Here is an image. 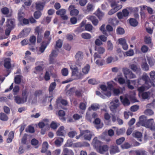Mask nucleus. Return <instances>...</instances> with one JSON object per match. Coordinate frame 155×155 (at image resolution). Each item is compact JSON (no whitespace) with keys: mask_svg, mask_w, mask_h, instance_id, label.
<instances>
[{"mask_svg":"<svg viewBox=\"0 0 155 155\" xmlns=\"http://www.w3.org/2000/svg\"><path fill=\"white\" fill-rule=\"evenodd\" d=\"M101 142L97 140V137H95L93 140L92 144L95 148H98L97 150L99 153L101 154L103 153L104 152L107 151L108 149V147L106 145L101 146Z\"/></svg>","mask_w":155,"mask_h":155,"instance_id":"obj_1","label":"nucleus"},{"mask_svg":"<svg viewBox=\"0 0 155 155\" xmlns=\"http://www.w3.org/2000/svg\"><path fill=\"white\" fill-rule=\"evenodd\" d=\"M28 93L27 89H25L22 91V97L18 96L14 97L15 102L18 104H23L27 101Z\"/></svg>","mask_w":155,"mask_h":155,"instance_id":"obj_2","label":"nucleus"},{"mask_svg":"<svg viewBox=\"0 0 155 155\" xmlns=\"http://www.w3.org/2000/svg\"><path fill=\"white\" fill-rule=\"evenodd\" d=\"M143 79L145 81V83L144 85L138 87V90L139 92H142L148 89L154 85L153 82L150 80L148 76H143Z\"/></svg>","mask_w":155,"mask_h":155,"instance_id":"obj_3","label":"nucleus"},{"mask_svg":"<svg viewBox=\"0 0 155 155\" xmlns=\"http://www.w3.org/2000/svg\"><path fill=\"white\" fill-rule=\"evenodd\" d=\"M75 59V64L78 66L81 67L82 65V61L84 58L83 53L81 51H78L74 56Z\"/></svg>","mask_w":155,"mask_h":155,"instance_id":"obj_4","label":"nucleus"},{"mask_svg":"<svg viewBox=\"0 0 155 155\" xmlns=\"http://www.w3.org/2000/svg\"><path fill=\"white\" fill-rule=\"evenodd\" d=\"M119 100L115 99L110 103V109L111 111H114L119 106Z\"/></svg>","mask_w":155,"mask_h":155,"instance_id":"obj_5","label":"nucleus"},{"mask_svg":"<svg viewBox=\"0 0 155 155\" xmlns=\"http://www.w3.org/2000/svg\"><path fill=\"white\" fill-rule=\"evenodd\" d=\"M153 119H150L148 120L145 124L144 127L147 128H149L151 130H155V127L153 124Z\"/></svg>","mask_w":155,"mask_h":155,"instance_id":"obj_6","label":"nucleus"},{"mask_svg":"<svg viewBox=\"0 0 155 155\" xmlns=\"http://www.w3.org/2000/svg\"><path fill=\"white\" fill-rule=\"evenodd\" d=\"M147 120L146 116H141L139 118V121L137 124V125L138 127H140L141 125L144 126Z\"/></svg>","mask_w":155,"mask_h":155,"instance_id":"obj_7","label":"nucleus"},{"mask_svg":"<svg viewBox=\"0 0 155 155\" xmlns=\"http://www.w3.org/2000/svg\"><path fill=\"white\" fill-rule=\"evenodd\" d=\"M129 67L132 71L137 74H140V73L141 69L138 65L135 64H130Z\"/></svg>","mask_w":155,"mask_h":155,"instance_id":"obj_8","label":"nucleus"},{"mask_svg":"<svg viewBox=\"0 0 155 155\" xmlns=\"http://www.w3.org/2000/svg\"><path fill=\"white\" fill-rule=\"evenodd\" d=\"M68 9L70 11V15L72 16L77 15L79 12L78 10L75 9L74 5H71L70 6Z\"/></svg>","mask_w":155,"mask_h":155,"instance_id":"obj_9","label":"nucleus"},{"mask_svg":"<svg viewBox=\"0 0 155 155\" xmlns=\"http://www.w3.org/2000/svg\"><path fill=\"white\" fill-rule=\"evenodd\" d=\"M119 43L121 45L123 48L124 50H127L128 49V46L126 43V40L124 38H121L118 39Z\"/></svg>","mask_w":155,"mask_h":155,"instance_id":"obj_10","label":"nucleus"},{"mask_svg":"<svg viewBox=\"0 0 155 155\" xmlns=\"http://www.w3.org/2000/svg\"><path fill=\"white\" fill-rule=\"evenodd\" d=\"M72 76L75 77L77 79L81 78L83 76V74L81 72H79L78 70V71H75L72 73Z\"/></svg>","mask_w":155,"mask_h":155,"instance_id":"obj_11","label":"nucleus"},{"mask_svg":"<svg viewBox=\"0 0 155 155\" xmlns=\"http://www.w3.org/2000/svg\"><path fill=\"white\" fill-rule=\"evenodd\" d=\"M140 92L142 98L143 99H149L150 97V93L149 92Z\"/></svg>","mask_w":155,"mask_h":155,"instance_id":"obj_12","label":"nucleus"},{"mask_svg":"<svg viewBox=\"0 0 155 155\" xmlns=\"http://www.w3.org/2000/svg\"><path fill=\"white\" fill-rule=\"evenodd\" d=\"M120 100L122 102V104L125 106H128L130 105V102L128 99L126 97L123 98L122 96L120 97Z\"/></svg>","mask_w":155,"mask_h":155,"instance_id":"obj_13","label":"nucleus"},{"mask_svg":"<svg viewBox=\"0 0 155 155\" xmlns=\"http://www.w3.org/2000/svg\"><path fill=\"white\" fill-rule=\"evenodd\" d=\"M110 154H113L119 152L120 150L118 147L117 145L112 146L110 147Z\"/></svg>","mask_w":155,"mask_h":155,"instance_id":"obj_14","label":"nucleus"},{"mask_svg":"<svg viewBox=\"0 0 155 155\" xmlns=\"http://www.w3.org/2000/svg\"><path fill=\"white\" fill-rule=\"evenodd\" d=\"M121 5H119L114 8L110 10L108 12V14L110 15H111L122 8Z\"/></svg>","mask_w":155,"mask_h":155,"instance_id":"obj_15","label":"nucleus"},{"mask_svg":"<svg viewBox=\"0 0 155 155\" xmlns=\"http://www.w3.org/2000/svg\"><path fill=\"white\" fill-rule=\"evenodd\" d=\"M87 19L91 21L93 25H97L98 23V21L96 18L94 16H89L87 17Z\"/></svg>","mask_w":155,"mask_h":155,"instance_id":"obj_16","label":"nucleus"},{"mask_svg":"<svg viewBox=\"0 0 155 155\" xmlns=\"http://www.w3.org/2000/svg\"><path fill=\"white\" fill-rule=\"evenodd\" d=\"M1 11L2 13L6 15L7 17H9L11 16V13L9 12V9L7 7H4L1 9Z\"/></svg>","mask_w":155,"mask_h":155,"instance_id":"obj_17","label":"nucleus"},{"mask_svg":"<svg viewBox=\"0 0 155 155\" xmlns=\"http://www.w3.org/2000/svg\"><path fill=\"white\" fill-rule=\"evenodd\" d=\"M12 28L7 27L5 30V35L6 36H1L0 37V39H3L7 38L9 35Z\"/></svg>","mask_w":155,"mask_h":155,"instance_id":"obj_18","label":"nucleus"},{"mask_svg":"<svg viewBox=\"0 0 155 155\" xmlns=\"http://www.w3.org/2000/svg\"><path fill=\"white\" fill-rule=\"evenodd\" d=\"M60 103L61 104L63 105H66L67 104L68 102L66 100L59 98L56 101V104L58 108L59 106Z\"/></svg>","mask_w":155,"mask_h":155,"instance_id":"obj_19","label":"nucleus"},{"mask_svg":"<svg viewBox=\"0 0 155 155\" xmlns=\"http://www.w3.org/2000/svg\"><path fill=\"white\" fill-rule=\"evenodd\" d=\"M14 19H8L7 22V27L12 28L15 25Z\"/></svg>","mask_w":155,"mask_h":155,"instance_id":"obj_20","label":"nucleus"},{"mask_svg":"<svg viewBox=\"0 0 155 155\" xmlns=\"http://www.w3.org/2000/svg\"><path fill=\"white\" fill-rule=\"evenodd\" d=\"M64 127L63 126H61L58 129L57 132V134L59 136H64Z\"/></svg>","mask_w":155,"mask_h":155,"instance_id":"obj_21","label":"nucleus"},{"mask_svg":"<svg viewBox=\"0 0 155 155\" xmlns=\"http://www.w3.org/2000/svg\"><path fill=\"white\" fill-rule=\"evenodd\" d=\"M28 101L32 104H36L37 102V97L33 95H31L29 97Z\"/></svg>","mask_w":155,"mask_h":155,"instance_id":"obj_22","label":"nucleus"},{"mask_svg":"<svg viewBox=\"0 0 155 155\" xmlns=\"http://www.w3.org/2000/svg\"><path fill=\"white\" fill-rule=\"evenodd\" d=\"M11 59L9 58H7L5 60L4 66L7 69H9L11 67L10 63Z\"/></svg>","mask_w":155,"mask_h":155,"instance_id":"obj_23","label":"nucleus"},{"mask_svg":"<svg viewBox=\"0 0 155 155\" xmlns=\"http://www.w3.org/2000/svg\"><path fill=\"white\" fill-rule=\"evenodd\" d=\"M140 7L141 8V10H143V9L146 10L149 14H153V10L151 8L145 5L143 6L142 8V6H140Z\"/></svg>","mask_w":155,"mask_h":155,"instance_id":"obj_24","label":"nucleus"},{"mask_svg":"<svg viewBox=\"0 0 155 155\" xmlns=\"http://www.w3.org/2000/svg\"><path fill=\"white\" fill-rule=\"evenodd\" d=\"M125 129L124 128H122L120 129L116 128L115 130L116 134L117 135L123 134L125 133Z\"/></svg>","mask_w":155,"mask_h":155,"instance_id":"obj_25","label":"nucleus"},{"mask_svg":"<svg viewBox=\"0 0 155 155\" xmlns=\"http://www.w3.org/2000/svg\"><path fill=\"white\" fill-rule=\"evenodd\" d=\"M48 145L46 142H44L42 144V149L41 150V152L42 153H45L46 152L48 148Z\"/></svg>","mask_w":155,"mask_h":155,"instance_id":"obj_26","label":"nucleus"},{"mask_svg":"<svg viewBox=\"0 0 155 155\" xmlns=\"http://www.w3.org/2000/svg\"><path fill=\"white\" fill-rule=\"evenodd\" d=\"M22 76L21 75H17L14 78V82L17 84H20L21 81Z\"/></svg>","mask_w":155,"mask_h":155,"instance_id":"obj_27","label":"nucleus"},{"mask_svg":"<svg viewBox=\"0 0 155 155\" xmlns=\"http://www.w3.org/2000/svg\"><path fill=\"white\" fill-rule=\"evenodd\" d=\"M64 139L62 138H59L57 139L54 142L55 144L57 146H60L63 143Z\"/></svg>","mask_w":155,"mask_h":155,"instance_id":"obj_28","label":"nucleus"},{"mask_svg":"<svg viewBox=\"0 0 155 155\" xmlns=\"http://www.w3.org/2000/svg\"><path fill=\"white\" fill-rule=\"evenodd\" d=\"M84 135V139L88 140H91L92 135L89 130L88 133H85Z\"/></svg>","mask_w":155,"mask_h":155,"instance_id":"obj_29","label":"nucleus"},{"mask_svg":"<svg viewBox=\"0 0 155 155\" xmlns=\"http://www.w3.org/2000/svg\"><path fill=\"white\" fill-rule=\"evenodd\" d=\"M8 117L7 116L3 113H0V119L4 121H7Z\"/></svg>","mask_w":155,"mask_h":155,"instance_id":"obj_30","label":"nucleus"},{"mask_svg":"<svg viewBox=\"0 0 155 155\" xmlns=\"http://www.w3.org/2000/svg\"><path fill=\"white\" fill-rule=\"evenodd\" d=\"M142 68L145 71H147L149 70V67L146 61L144 60L141 66Z\"/></svg>","mask_w":155,"mask_h":155,"instance_id":"obj_31","label":"nucleus"},{"mask_svg":"<svg viewBox=\"0 0 155 155\" xmlns=\"http://www.w3.org/2000/svg\"><path fill=\"white\" fill-rule=\"evenodd\" d=\"M18 19L20 21H21L23 19L24 14L21 10H20L18 11Z\"/></svg>","mask_w":155,"mask_h":155,"instance_id":"obj_32","label":"nucleus"},{"mask_svg":"<svg viewBox=\"0 0 155 155\" xmlns=\"http://www.w3.org/2000/svg\"><path fill=\"white\" fill-rule=\"evenodd\" d=\"M35 31L37 35L42 34L43 32L42 28L39 26H38L35 28Z\"/></svg>","mask_w":155,"mask_h":155,"instance_id":"obj_33","label":"nucleus"},{"mask_svg":"<svg viewBox=\"0 0 155 155\" xmlns=\"http://www.w3.org/2000/svg\"><path fill=\"white\" fill-rule=\"evenodd\" d=\"M82 37L86 39H89L91 38V35L89 34L86 33H82L81 35Z\"/></svg>","mask_w":155,"mask_h":155,"instance_id":"obj_34","label":"nucleus"},{"mask_svg":"<svg viewBox=\"0 0 155 155\" xmlns=\"http://www.w3.org/2000/svg\"><path fill=\"white\" fill-rule=\"evenodd\" d=\"M90 68V66L88 64L86 65L82 69L83 73L84 74H87L89 71Z\"/></svg>","mask_w":155,"mask_h":155,"instance_id":"obj_35","label":"nucleus"},{"mask_svg":"<svg viewBox=\"0 0 155 155\" xmlns=\"http://www.w3.org/2000/svg\"><path fill=\"white\" fill-rule=\"evenodd\" d=\"M129 22L130 25L133 26H136L138 24L137 21L135 19L133 18L130 19Z\"/></svg>","mask_w":155,"mask_h":155,"instance_id":"obj_36","label":"nucleus"},{"mask_svg":"<svg viewBox=\"0 0 155 155\" xmlns=\"http://www.w3.org/2000/svg\"><path fill=\"white\" fill-rule=\"evenodd\" d=\"M66 12V10L64 9H61L60 10L57 11L56 12V14L59 15L61 16L65 14Z\"/></svg>","mask_w":155,"mask_h":155,"instance_id":"obj_37","label":"nucleus"},{"mask_svg":"<svg viewBox=\"0 0 155 155\" xmlns=\"http://www.w3.org/2000/svg\"><path fill=\"white\" fill-rule=\"evenodd\" d=\"M135 152L136 155H147V152L143 150H137Z\"/></svg>","mask_w":155,"mask_h":155,"instance_id":"obj_38","label":"nucleus"},{"mask_svg":"<svg viewBox=\"0 0 155 155\" xmlns=\"http://www.w3.org/2000/svg\"><path fill=\"white\" fill-rule=\"evenodd\" d=\"M122 71L124 74L125 75V77L127 78V75H128L131 71L127 68H124L122 69Z\"/></svg>","mask_w":155,"mask_h":155,"instance_id":"obj_39","label":"nucleus"},{"mask_svg":"<svg viewBox=\"0 0 155 155\" xmlns=\"http://www.w3.org/2000/svg\"><path fill=\"white\" fill-rule=\"evenodd\" d=\"M36 40V38L34 36H31L29 39V41L31 43V44L34 46L35 45Z\"/></svg>","mask_w":155,"mask_h":155,"instance_id":"obj_40","label":"nucleus"},{"mask_svg":"<svg viewBox=\"0 0 155 155\" xmlns=\"http://www.w3.org/2000/svg\"><path fill=\"white\" fill-rule=\"evenodd\" d=\"M89 111H88L86 114V117L87 120L91 122V112L90 111V108H89Z\"/></svg>","mask_w":155,"mask_h":155,"instance_id":"obj_41","label":"nucleus"},{"mask_svg":"<svg viewBox=\"0 0 155 155\" xmlns=\"http://www.w3.org/2000/svg\"><path fill=\"white\" fill-rule=\"evenodd\" d=\"M56 83L55 82L51 83L49 87V91L50 92H52L55 88Z\"/></svg>","mask_w":155,"mask_h":155,"instance_id":"obj_42","label":"nucleus"},{"mask_svg":"<svg viewBox=\"0 0 155 155\" xmlns=\"http://www.w3.org/2000/svg\"><path fill=\"white\" fill-rule=\"evenodd\" d=\"M62 45V41L61 40L59 39L56 42L55 48L57 49V48H61Z\"/></svg>","mask_w":155,"mask_h":155,"instance_id":"obj_43","label":"nucleus"},{"mask_svg":"<svg viewBox=\"0 0 155 155\" xmlns=\"http://www.w3.org/2000/svg\"><path fill=\"white\" fill-rule=\"evenodd\" d=\"M36 8L37 9L41 10L43 8V5L42 3L39 2L36 3Z\"/></svg>","mask_w":155,"mask_h":155,"instance_id":"obj_44","label":"nucleus"},{"mask_svg":"<svg viewBox=\"0 0 155 155\" xmlns=\"http://www.w3.org/2000/svg\"><path fill=\"white\" fill-rule=\"evenodd\" d=\"M50 34V31H46L44 35V38L45 39H48V40L50 41L51 39V38L49 37V36Z\"/></svg>","mask_w":155,"mask_h":155,"instance_id":"obj_45","label":"nucleus"},{"mask_svg":"<svg viewBox=\"0 0 155 155\" xmlns=\"http://www.w3.org/2000/svg\"><path fill=\"white\" fill-rule=\"evenodd\" d=\"M133 135L134 137L138 138H140L142 136V133L138 131L134 132Z\"/></svg>","mask_w":155,"mask_h":155,"instance_id":"obj_46","label":"nucleus"},{"mask_svg":"<svg viewBox=\"0 0 155 155\" xmlns=\"http://www.w3.org/2000/svg\"><path fill=\"white\" fill-rule=\"evenodd\" d=\"M88 132L89 130H80V134L79 135L76 136L75 138L77 139H78L81 136L83 135L84 134L86 133H88Z\"/></svg>","mask_w":155,"mask_h":155,"instance_id":"obj_47","label":"nucleus"},{"mask_svg":"<svg viewBox=\"0 0 155 155\" xmlns=\"http://www.w3.org/2000/svg\"><path fill=\"white\" fill-rule=\"evenodd\" d=\"M41 15V13L40 11L35 12L34 14V16L35 18L38 19L40 18Z\"/></svg>","mask_w":155,"mask_h":155,"instance_id":"obj_48","label":"nucleus"},{"mask_svg":"<svg viewBox=\"0 0 155 155\" xmlns=\"http://www.w3.org/2000/svg\"><path fill=\"white\" fill-rule=\"evenodd\" d=\"M97 15L99 19L101 18L104 16V13L98 9L97 12Z\"/></svg>","mask_w":155,"mask_h":155,"instance_id":"obj_49","label":"nucleus"},{"mask_svg":"<svg viewBox=\"0 0 155 155\" xmlns=\"http://www.w3.org/2000/svg\"><path fill=\"white\" fill-rule=\"evenodd\" d=\"M77 134V133L75 130L70 131L68 133V136L71 138H73Z\"/></svg>","mask_w":155,"mask_h":155,"instance_id":"obj_50","label":"nucleus"},{"mask_svg":"<svg viewBox=\"0 0 155 155\" xmlns=\"http://www.w3.org/2000/svg\"><path fill=\"white\" fill-rule=\"evenodd\" d=\"M117 32L119 35H122L124 33V30L123 28L119 27L117 29Z\"/></svg>","mask_w":155,"mask_h":155,"instance_id":"obj_51","label":"nucleus"},{"mask_svg":"<svg viewBox=\"0 0 155 155\" xmlns=\"http://www.w3.org/2000/svg\"><path fill=\"white\" fill-rule=\"evenodd\" d=\"M125 140V138L124 137L120 138L116 140V143L117 144L120 145Z\"/></svg>","mask_w":155,"mask_h":155,"instance_id":"obj_52","label":"nucleus"},{"mask_svg":"<svg viewBox=\"0 0 155 155\" xmlns=\"http://www.w3.org/2000/svg\"><path fill=\"white\" fill-rule=\"evenodd\" d=\"M144 113L147 115H152L153 114V112L151 109H147L144 111Z\"/></svg>","mask_w":155,"mask_h":155,"instance_id":"obj_53","label":"nucleus"},{"mask_svg":"<svg viewBox=\"0 0 155 155\" xmlns=\"http://www.w3.org/2000/svg\"><path fill=\"white\" fill-rule=\"evenodd\" d=\"M61 72L62 75L64 76H67L68 73V69L65 68H63L62 69Z\"/></svg>","mask_w":155,"mask_h":155,"instance_id":"obj_54","label":"nucleus"},{"mask_svg":"<svg viewBox=\"0 0 155 155\" xmlns=\"http://www.w3.org/2000/svg\"><path fill=\"white\" fill-rule=\"evenodd\" d=\"M150 75L153 81L155 83V71H151L150 73Z\"/></svg>","mask_w":155,"mask_h":155,"instance_id":"obj_55","label":"nucleus"},{"mask_svg":"<svg viewBox=\"0 0 155 155\" xmlns=\"http://www.w3.org/2000/svg\"><path fill=\"white\" fill-rule=\"evenodd\" d=\"M46 46L44 44L41 45V46L39 48V51L41 52L40 53H38V54H40L41 53H43L45 51Z\"/></svg>","mask_w":155,"mask_h":155,"instance_id":"obj_56","label":"nucleus"},{"mask_svg":"<svg viewBox=\"0 0 155 155\" xmlns=\"http://www.w3.org/2000/svg\"><path fill=\"white\" fill-rule=\"evenodd\" d=\"M19 86L17 85L15 86L13 88V94L14 95H16L17 94L18 92H19Z\"/></svg>","mask_w":155,"mask_h":155,"instance_id":"obj_57","label":"nucleus"},{"mask_svg":"<svg viewBox=\"0 0 155 155\" xmlns=\"http://www.w3.org/2000/svg\"><path fill=\"white\" fill-rule=\"evenodd\" d=\"M42 94V92L41 90H37L35 91L33 95L37 97L40 96Z\"/></svg>","mask_w":155,"mask_h":155,"instance_id":"obj_58","label":"nucleus"},{"mask_svg":"<svg viewBox=\"0 0 155 155\" xmlns=\"http://www.w3.org/2000/svg\"><path fill=\"white\" fill-rule=\"evenodd\" d=\"M85 27L86 30L90 31L92 30L93 26L91 24H87L85 25Z\"/></svg>","mask_w":155,"mask_h":155,"instance_id":"obj_59","label":"nucleus"},{"mask_svg":"<svg viewBox=\"0 0 155 155\" xmlns=\"http://www.w3.org/2000/svg\"><path fill=\"white\" fill-rule=\"evenodd\" d=\"M91 110V108L94 110H96L98 109L99 108V106L98 104H92L91 106V107H90Z\"/></svg>","mask_w":155,"mask_h":155,"instance_id":"obj_60","label":"nucleus"},{"mask_svg":"<svg viewBox=\"0 0 155 155\" xmlns=\"http://www.w3.org/2000/svg\"><path fill=\"white\" fill-rule=\"evenodd\" d=\"M87 10L88 12H91L93 10V6L91 4H88L87 6Z\"/></svg>","mask_w":155,"mask_h":155,"instance_id":"obj_61","label":"nucleus"},{"mask_svg":"<svg viewBox=\"0 0 155 155\" xmlns=\"http://www.w3.org/2000/svg\"><path fill=\"white\" fill-rule=\"evenodd\" d=\"M132 146V145L128 143H125L122 146L123 148L125 149H128L130 148Z\"/></svg>","mask_w":155,"mask_h":155,"instance_id":"obj_62","label":"nucleus"},{"mask_svg":"<svg viewBox=\"0 0 155 155\" xmlns=\"http://www.w3.org/2000/svg\"><path fill=\"white\" fill-rule=\"evenodd\" d=\"M139 108V107L138 105H135L132 106L130 108V110L133 112L137 111Z\"/></svg>","mask_w":155,"mask_h":155,"instance_id":"obj_63","label":"nucleus"},{"mask_svg":"<svg viewBox=\"0 0 155 155\" xmlns=\"http://www.w3.org/2000/svg\"><path fill=\"white\" fill-rule=\"evenodd\" d=\"M108 49L109 50L111 51L113 49V46L111 42L110 41H108L107 42Z\"/></svg>","mask_w":155,"mask_h":155,"instance_id":"obj_64","label":"nucleus"}]
</instances>
